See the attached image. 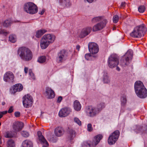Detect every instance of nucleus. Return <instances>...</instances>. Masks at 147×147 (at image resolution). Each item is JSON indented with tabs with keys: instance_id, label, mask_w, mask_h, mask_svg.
<instances>
[{
	"instance_id": "nucleus-37",
	"label": "nucleus",
	"mask_w": 147,
	"mask_h": 147,
	"mask_svg": "<svg viewBox=\"0 0 147 147\" xmlns=\"http://www.w3.org/2000/svg\"><path fill=\"white\" fill-rule=\"evenodd\" d=\"M145 9V7L144 6H139L138 8L139 11L141 13L144 12Z\"/></svg>"
},
{
	"instance_id": "nucleus-41",
	"label": "nucleus",
	"mask_w": 147,
	"mask_h": 147,
	"mask_svg": "<svg viewBox=\"0 0 147 147\" xmlns=\"http://www.w3.org/2000/svg\"><path fill=\"white\" fill-rule=\"evenodd\" d=\"M74 120V121L77 123L79 125H81V121L79 120V119L78 118L75 117Z\"/></svg>"
},
{
	"instance_id": "nucleus-9",
	"label": "nucleus",
	"mask_w": 147,
	"mask_h": 147,
	"mask_svg": "<svg viewBox=\"0 0 147 147\" xmlns=\"http://www.w3.org/2000/svg\"><path fill=\"white\" fill-rule=\"evenodd\" d=\"M23 103L24 107L26 108L31 107L33 102L32 97L29 94L25 95L23 98Z\"/></svg>"
},
{
	"instance_id": "nucleus-46",
	"label": "nucleus",
	"mask_w": 147,
	"mask_h": 147,
	"mask_svg": "<svg viewBox=\"0 0 147 147\" xmlns=\"http://www.w3.org/2000/svg\"><path fill=\"white\" fill-rule=\"evenodd\" d=\"M91 54H86L85 55V57L86 59L87 60L90 59V58Z\"/></svg>"
},
{
	"instance_id": "nucleus-60",
	"label": "nucleus",
	"mask_w": 147,
	"mask_h": 147,
	"mask_svg": "<svg viewBox=\"0 0 147 147\" xmlns=\"http://www.w3.org/2000/svg\"><path fill=\"white\" fill-rule=\"evenodd\" d=\"M1 123L0 122V126H1Z\"/></svg>"
},
{
	"instance_id": "nucleus-49",
	"label": "nucleus",
	"mask_w": 147,
	"mask_h": 147,
	"mask_svg": "<svg viewBox=\"0 0 147 147\" xmlns=\"http://www.w3.org/2000/svg\"><path fill=\"white\" fill-rule=\"evenodd\" d=\"M20 115V113L19 112H16L15 113V115L16 117H19Z\"/></svg>"
},
{
	"instance_id": "nucleus-50",
	"label": "nucleus",
	"mask_w": 147,
	"mask_h": 147,
	"mask_svg": "<svg viewBox=\"0 0 147 147\" xmlns=\"http://www.w3.org/2000/svg\"><path fill=\"white\" fill-rule=\"evenodd\" d=\"M126 3L125 2H122L121 5V7H125Z\"/></svg>"
},
{
	"instance_id": "nucleus-28",
	"label": "nucleus",
	"mask_w": 147,
	"mask_h": 147,
	"mask_svg": "<svg viewBox=\"0 0 147 147\" xmlns=\"http://www.w3.org/2000/svg\"><path fill=\"white\" fill-rule=\"evenodd\" d=\"M32 143L29 140H26L23 142L22 147H32Z\"/></svg>"
},
{
	"instance_id": "nucleus-22",
	"label": "nucleus",
	"mask_w": 147,
	"mask_h": 147,
	"mask_svg": "<svg viewBox=\"0 0 147 147\" xmlns=\"http://www.w3.org/2000/svg\"><path fill=\"white\" fill-rule=\"evenodd\" d=\"M55 135L57 136L60 137L64 133L63 129L61 127H56L54 130Z\"/></svg>"
},
{
	"instance_id": "nucleus-36",
	"label": "nucleus",
	"mask_w": 147,
	"mask_h": 147,
	"mask_svg": "<svg viewBox=\"0 0 147 147\" xmlns=\"http://www.w3.org/2000/svg\"><path fill=\"white\" fill-rule=\"evenodd\" d=\"M97 109L99 111L103 108L105 107V104L104 103H101L98 104L97 106Z\"/></svg>"
},
{
	"instance_id": "nucleus-33",
	"label": "nucleus",
	"mask_w": 147,
	"mask_h": 147,
	"mask_svg": "<svg viewBox=\"0 0 147 147\" xmlns=\"http://www.w3.org/2000/svg\"><path fill=\"white\" fill-rule=\"evenodd\" d=\"M9 41L13 43L15 42L16 41V36L15 35H11L9 36Z\"/></svg>"
},
{
	"instance_id": "nucleus-6",
	"label": "nucleus",
	"mask_w": 147,
	"mask_h": 147,
	"mask_svg": "<svg viewBox=\"0 0 147 147\" xmlns=\"http://www.w3.org/2000/svg\"><path fill=\"white\" fill-rule=\"evenodd\" d=\"M119 63V58L117 55L113 54L109 57L108 61V64L109 67L113 68L115 67Z\"/></svg>"
},
{
	"instance_id": "nucleus-51",
	"label": "nucleus",
	"mask_w": 147,
	"mask_h": 147,
	"mask_svg": "<svg viewBox=\"0 0 147 147\" xmlns=\"http://www.w3.org/2000/svg\"><path fill=\"white\" fill-rule=\"evenodd\" d=\"M28 70V69L26 67H25L24 71V72L26 74H27V73Z\"/></svg>"
},
{
	"instance_id": "nucleus-21",
	"label": "nucleus",
	"mask_w": 147,
	"mask_h": 147,
	"mask_svg": "<svg viewBox=\"0 0 147 147\" xmlns=\"http://www.w3.org/2000/svg\"><path fill=\"white\" fill-rule=\"evenodd\" d=\"M103 136L102 135L99 134L95 136L92 142V145L93 146H95L100 142V140L102 138Z\"/></svg>"
},
{
	"instance_id": "nucleus-57",
	"label": "nucleus",
	"mask_w": 147,
	"mask_h": 147,
	"mask_svg": "<svg viewBox=\"0 0 147 147\" xmlns=\"http://www.w3.org/2000/svg\"><path fill=\"white\" fill-rule=\"evenodd\" d=\"M116 69L118 71H120V69L119 67H117V68H116Z\"/></svg>"
},
{
	"instance_id": "nucleus-31",
	"label": "nucleus",
	"mask_w": 147,
	"mask_h": 147,
	"mask_svg": "<svg viewBox=\"0 0 147 147\" xmlns=\"http://www.w3.org/2000/svg\"><path fill=\"white\" fill-rule=\"evenodd\" d=\"M7 147H15L14 141L11 139L9 140L7 142Z\"/></svg>"
},
{
	"instance_id": "nucleus-14",
	"label": "nucleus",
	"mask_w": 147,
	"mask_h": 147,
	"mask_svg": "<svg viewBox=\"0 0 147 147\" xmlns=\"http://www.w3.org/2000/svg\"><path fill=\"white\" fill-rule=\"evenodd\" d=\"M88 115L90 117H93L98 113L99 111L97 108L92 107H89L87 110Z\"/></svg>"
},
{
	"instance_id": "nucleus-39",
	"label": "nucleus",
	"mask_w": 147,
	"mask_h": 147,
	"mask_svg": "<svg viewBox=\"0 0 147 147\" xmlns=\"http://www.w3.org/2000/svg\"><path fill=\"white\" fill-rule=\"evenodd\" d=\"M21 134L24 137H28L29 135V133L27 131H22V132Z\"/></svg>"
},
{
	"instance_id": "nucleus-61",
	"label": "nucleus",
	"mask_w": 147,
	"mask_h": 147,
	"mask_svg": "<svg viewBox=\"0 0 147 147\" xmlns=\"http://www.w3.org/2000/svg\"><path fill=\"white\" fill-rule=\"evenodd\" d=\"M0 147H2V146H0Z\"/></svg>"
},
{
	"instance_id": "nucleus-47",
	"label": "nucleus",
	"mask_w": 147,
	"mask_h": 147,
	"mask_svg": "<svg viewBox=\"0 0 147 147\" xmlns=\"http://www.w3.org/2000/svg\"><path fill=\"white\" fill-rule=\"evenodd\" d=\"M62 100V97L61 96H59L58 97L57 100V102L60 103Z\"/></svg>"
},
{
	"instance_id": "nucleus-38",
	"label": "nucleus",
	"mask_w": 147,
	"mask_h": 147,
	"mask_svg": "<svg viewBox=\"0 0 147 147\" xmlns=\"http://www.w3.org/2000/svg\"><path fill=\"white\" fill-rule=\"evenodd\" d=\"M119 17L117 15H115L114 16L113 18V22L114 23H117L119 20Z\"/></svg>"
},
{
	"instance_id": "nucleus-40",
	"label": "nucleus",
	"mask_w": 147,
	"mask_h": 147,
	"mask_svg": "<svg viewBox=\"0 0 147 147\" xmlns=\"http://www.w3.org/2000/svg\"><path fill=\"white\" fill-rule=\"evenodd\" d=\"M121 105L122 106L124 105L126 102V99L125 97H122L121 98Z\"/></svg>"
},
{
	"instance_id": "nucleus-42",
	"label": "nucleus",
	"mask_w": 147,
	"mask_h": 147,
	"mask_svg": "<svg viewBox=\"0 0 147 147\" xmlns=\"http://www.w3.org/2000/svg\"><path fill=\"white\" fill-rule=\"evenodd\" d=\"M93 129L91 124L89 123L87 125V130L89 131H91Z\"/></svg>"
},
{
	"instance_id": "nucleus-53",
	"label": "nucleus",
	"mask_w": 147,
	"mask_h": 147,
	"mask_svg": "<svg viewBox=\"0 0 147 147\" xmlns=\"http://www.w3.org/2000/svg\"><path fill=\"white\" fill-rule=\"evenodd\" d=\"M31 76V77L32 78L33 80H34L35 79L34 74L33 73V74H32V76Z\"/></svg>"
},
{
	"instance_id": "nucleus-11",
	"label": "nucleus",
	"mask_w": 147,
	"mask_h": 147,
	"mask_svg": "<svg viewBox=\"0 0 147 147\" xmlns=\"http://www.w3.org/2000/svg\"><path fill=\"white\" fill-rule=\"evenodd\" d=\"M14 76L12 72L9 71L6 72L3 76V80L5 82H13L14 81Z\"/></svg>"
},
{
	"instance_id": "nucleus-8",
	"label": "nucleus",
	"mask_w": 147,
	"mask_h": 147,
	"mask_svg": "<svg viewBox=\"0 0 147 147\" xmlns=\"http://www.w3.org/2000/svg\"><path fill=\"white\" fill-rule=\"evenodd\" d=\"M69 55L65 50H62L58 53L57 61L58 63H61L65 61Z\"/></svg>"
},
{
	"instance_id": "nucleus-20",
	"label": "nucleus",
	"mask_w": 147,
	"mask_h": 147,
	"mask_svg": "<svg viewBox=\"0 0 147 147\" xmlns=\"http://www.w3.org/2000/svg\"><path fill=\"white\" fill-rule=\"evenodd\" d=\"M23 86L20 84H16L13 86V90L12 91V93H15L17 92H20L23 89Z\"/></svg>"
},
{
	"instance_id": "nucleus-1",
	"label": "nucleus",
	"mask_w": 147,
	"mask_h": 147,
	"mask_svg": "<svg viewBox=\"0 0 147 147\" xmlns=\"http://www.w3.org/2000/svg\"><path fill=\"white\" fill-rule=\"evenodd\" d=\"M134 88L135 92L139 97L144 98L147 96V90L141 81H138L135 82Z\"/></svg>"
},
{
	"instance_id": "nucleus-5",
	"label": "nucleus",
	"mask_w": 147,
	"mask_h": 147,
	"mask_svg": "<svg viewBox=\"0 0 147 147\" xmlns=\"http://www.w3.org/2000/svg\"><path fill=\"white\" fill-rule=\"evenodd\" d=\"M133 54L132 51L130 49L129 50L120 60V65L123 67H125L127 65L129 60L132 59Z\"/></svg>"
},
{
	"instance_id": "nucleus-4",
	"label": "nucleus",
	"mask_w": 147,
	"mask_h": 147,
	"mask_svg": "<svg viewBox=\"0 0 147 147\" xmlns=\"http://www.w3.org/2000/svg\"><path fill=\"white\" fill-rule=\"evenodd\" d=\"M24 9L26 12L31 14L36 13L38 11V7L36 5L31 2L27 3L24 4Z\"/></svg>"
},
{
	"instance_id": "nucleus-16",
	"label": "nucleus",
	"mask_w": 147,
	"mask_h": 147,
	"mask_svg": "<svg viewBox=\"0 0 147 147\" xmlns=\"http://www.w3.org/2000/svg\"><path fill=\"white\" fill-rule=\"evenodd\" d=\"M42 37L50 44L53 43L56 38L54 35L50 34H45Z\"/></svg>"
},
{
	"instance_id": "nucleus-54",
	"label": "nucleus",
	"mask_w": 147,
	"mask_h": 147,
	"mask_svg": "<svg viewBox=\"0 0 147 147\" xmlns=\"http://www.w3.org/2000/svg\"><path fill=\"white\" fill-rule=\"evenodd\" d=\"M76 49L78 50L79 51L80 49V46L79 45H77L76 47Z\"/></svg>"
},
{
	"instance_id": "nucleus-2",
	"label": "nucleus",
	"mask_w": 147,
	"mask_h": 147,
	"mask_svg": "<svg viewBox=\"0 0 147 147\" xmlns=\"http://www.w3.org/2000/svg\"><path fill=\"white\" fill-rule=\"evenodd\" d=\"M18 54L23 61H28L31 60L33 57L32 52L28 48L24 47L19 48L18 50Z\"/></svg>"
},
{
	"instance_id": "nucleus-26",
	"label": "nucleus",
	"mask_w": 147,
	"mask_h": 147,
	"mask_svg": "<svg viewBox=\"0 0 147 147\" xmlns=\"http://www.w3.org/2000/svg\"><path fill=\"white\" fill-rule=\"evenodd\" d=\"M74 109L77 111H79L80 110L81 105L78 100H76L74 102Z\"/></svg>"
},
{
	"instance_id": "nucleus-55",
	"label": "nucleus",
	"mask_w": 147,
	"mask_h": 147,
	"mask_svg": "<svg viewBox=\"0 0 147 147\" xmlns=\"http://www.w3.org/2000/svg\"><path fill=\"white\" fill-rule=\"evenodd\" d=\"M44 12V11L43 10L42 11L39 13L41 15H42Z\"/></svg>"
},
{
	"instance_id": "nucleus-35",
	"label": "nucleus",
	"mask_w": 147,
	"mask_h": 147,
	"mask_svg": "<svg viewBox=\"0 0 147 147\" xmlns=\"http://www.w3.org/2000/svg\"><path fill=\"white\" fill-rule=\"evenodd\" d=\"M103 81L105 83H108L110 82V79L107 75H105L104 76Z\"/></svg>"
},
{
	"instance_id": "nucleus-19",
	"label": "nucleus",
	"mask_w": 147,
	"mask_h": 147,
	"mask_svg": "<svg viewBox=\"0 0 147 147\" xmlns=\"http://www.w3.org/2000/svg\"><path fill=\"white\" fill-rule=\"evenodd\" d=\"M24 126V124L21 122H15L13 123V128L15 132L21 130Z\"/></svg>"
},
{
	"instance_id": "nucleus-29",
	"label": "nucleus",
	"mask_w": 147,
	"mask_h": 147,
	"mask_svg": "<svg viewBox=\"0 0 147 147\" xmlns=\"http://www.w3.org/2000/svg\"><path fill=\"white\" fill-rule=\"evenodd\" d=\"M47 32V31L44 29H42L39 30L36 32V36L38 38H40Z\"/></svg>"
},
{
	"instance_id": "nucleus-17",
	"label": "nucleus",
	"mask_w": 147,
	"mask_h": 147,
	"mask_svg": "<svg viewBox=\"0 0 147 147\" xmlns=\"http://www.w3.org/2000/svg\"><path fill=\"white\" fill-rule=\"evenodd\" d=\"M71 112V110L69 108H64L59 111V115L60 117H64L67 116Z\"/></svg>"
},
{
	"instance_id": "nucleus-45",
	"label": "nucleus",
	"mask_w": 147,
	"mask_h": 147,
	"mask_svg": "<svg viewBox=\"0 0 147 147\" xmlns=\"http://www.w3.org/2000/svg\"><path fill=\"white\" fill-rule=\"evenodd\" d=\"M7 113V111H4L2 112H0V119L1 118L3 115L4 114H6Z\"/></svg>"
},
{
	"instance_id": "nucleus-34",
	"label": "nucleus",
	"mask_w": 147,
	"mask_h": 147,
	"mask_svg": "<svg viewBox=\"0 0 147 147\" xmlns=\"http://www.w3.org/2000/svg\"><path fill=\"white\" fill-rule=\"evenodd\" d=\"M46 61V58L45 56L39 57L38 60V61L40 63H45Z\"/></svg>"
},
{
	"instance_id": "nucleus-15",
	"label": "nucleus",
	"mask_w": 147,
	"mask_h": 147,
	"mask_svg": "<svg viewBox=\"0 0 147 147\" xmlns=\"http://www.w3.org/2000/svg\"><path fill=\"white\" fill-rule=\"evenodd\" d=\"M45 94L47 98L49 99L53 98L55 95L54 91L49 87L46 88Z\"/></svg>"
},
{
	"instance_id": "nucleus-23",
	"label": "nucleus",
	"mask_w": 147,
	"mask_h": 147,
	"mask_svg": "<svg viewBox=\"0 0 147 147\" xmlns=\"http://www.w3.org/2000/svg\"><path fill=\"white\" fill-rule=\"evenodd\" d=\"M76 132L72 129H70L68 132V138L70 140H72L76 137Z\"/></svg>"
},
{
	"instance_id": "nucleus-12",
	"label": "nucleus",
	"mask_w": 147,
	"mask_h": 147,
	"mask_svg": "<svg viewBox=\"0 0 147 147\" xmlns=\"http://www.w3.org/2000/svg\"><path fill=\"white\" fill-rule=\"evenodd\" d=\"M90 53L92 54L97 53L98 51L99 48L97 45L94 42L90 43L88 45Z\"/></svg>"
},
{
	"instance_id": "nucleus-48",
	"label": "nucleus",
	"mask_w": 147,
	"mask_h": 147,
	"mask_svg": "<svg viewBox=\"0 0 147 147\" xmlns=\"http://www.w3.org/2000/svg\"><path fill=\"white\" fill-rule=\"evenodd\" d=\"M13 111V109L12 107H10L8 111V112L9 113H12Z\"/></svg>"
},
{
	"instance_id": "nucleus-30",
	"label": "nucleus",
	"mask_w": 147,
	"mask_h": 147,
	"mask_svg": "<svg viewBox=\"0 0 147 147\" xmlns=\"http://www.w3.org/2000/svg\"><path fill=\"white\" fill-rule=\"evenodd\" d=\"M105 19L103 17L98 16L93 18L92 20V21L93 23H95L99 22H101L103 20Z\"/></svg>"
},
{
	"instance_id": "nucleus-7",
	"label": "nucleus",
	"mask_w": 147,
	"mask_h": 147,
	"mask_svg": "<svg viewBox=\"0 0 147 147\" xmlns=\"http://www.w3.org/2000/svg\"><path fill=\"white\" fill-rule=\"evenodd\" d=\"M119 132L118 130L115 131L109 136L108 142L110 145L114 144L118 140L119 136Z\"/></svg>"
},
{
	"instance_id": "nucleus-18",
	"label": "nucleus",
	"mask_w": 147,
	"mask_h": 147,
	"mask_svg": "<svg viewBox=\"0 0 147 147\" xmlns=\"http://www.w3.org/2000/svg\"><path fill=\"white\" fill-rule=\"evenodd\" d=\"M91 28L87 27L82 30L79 36L80 38H83L88 35L91 32Z\"/></svg>"
},
{
	"instance_id": "nucleus-24",
	"label": "nucleus",
	"mask_w": 147,
	"mask_h": 147,
	"mask_svg": "<svg viewBox=\"0 0 147 147\" xmlns=\"http://www.w3.org/2000/svg\"><path fill=\"white\" fill-rule=\"evenodd\" d=\"M50 44L47 41L42 37L40 42V46L42 49H45Z\"/></svg>"
},
{
	"instance_id": "nucleus-59",
	"label": "nucleus",
	"mask_w": 147,
	"mask_h": 147,
	"mask_svg": "<svg viewBox=\"0 0 147 147\" xmlns=\"http://www.w3.org/2000/svg\"><path fill=\"white\" fill-rule=\"evenodd\" d=\"M115 28H113V30H115Z\"/></svg>"
},
{
	"instance_id": "nucleus-13",
	"label": "nucleus",
	"mask_w": 147,
	"mask_h": 147,
	"mask_svg": "<svg viewBox=\"0 0 147 147\" xmlns=\"http://www.w3.org/2000/svg\"><path fill=\"white\" fill-rule=\"evenodd\" d=\"M37 134L39 141L43 145L42 147H48L49 146V144L42 135L41 132L40 131H38Z\"/></svg>"
},
{
	"instance_id": "nucleus-58",
	"label": "nucleus",
	"mask_w": 147,
	"mask_h": 147,
	"mask_svg": "<svg viewBox=\"0 0 147 147\" xmlns=\"http://www.w3.org/2000/svg\"><path fill=\"white\" fill-rule=\"evenodd\" d=\"M5 104V102H2V105H4Z\"/></svg>"
},
{
	"instance_id": "nucleus-32",
	"label": "nucleus",
	"mask_w": 147,
	"mask_h": 147,
	"mask_svg": "<svg viewBox=\"0 0 147 147\" xmlns=\"http://www.w3.org/2000/svg\"><path fill=\"white\" fill-rule=\"evenodd\" d=\"M11 24V21L10 20H6L2 23L3 26L5 27H7L10 26Z\"/></svg>"
},
{
	"instance_id": "nucleus-3",
	"label": "nucleus",
	"mask_w": 147,
	"mask_h": 147,
	"mask_svg": "<svg viewBox=\"0 0 147 147\" xmlns=\"http://www.w3.org/2000/svg\"><path fill=\"white\" fill-rule=\"evenodd\" d=\"M146 31V28L144 24L136 27L130 33V36L134 38H140L143 36Z\"/></svg>"
},
{
	"instance_id": "nucleus-52",
	"label": "nucleus",
	"mask_w": 147,
	"mask_h": 147,
	"mask_svg": "<svg viewBox=\"0 0 147 147\" xmlns=\"http://www.w3.org/2000/svg\"><path fill=\"white\" fill-rule=\"evenodd\" d=\"M33 74V73H32V71L30 69L29 70V74L30 75V76H32V74Z\"/></svg>"
},
{
	"instance_id": "nucleus-44",
	"label": "nucleus",
	"mask_w": 147,
	"mask_h": 147,
	"mask_svg": "<svg viewBox=\"0 0 147 147\" xmlns=\"http://www.w3.org/2000/svg\"><path fill=\"white\" fill-rule=\"evenodd\" d=\"M7 34V32L4 29H0V34L6 35Z\"/></svg>"
},
{
	"instance_id": "nucleus-10",
	"label": "nucleus",
	"mask_w": 147,
	"mask_h": 147,
	"mask_svg": "<svg viewBox=\"0 0 147 147\" xmlns=\"http://www.w3.org/2000/svg\"><path fill=\"white\" fill-rule=\"evenodd\" d=\"M107 22V19L103 20L95 25L93 28V30L96 31L102 29L106 26Z\"/></svg>"
},
{
	"instance_id": "nucleus-43",
	"label": "nucleus",
	"mask_w": 147,
	"mask_h": 147,
	"mask_svg": "<svg viewBox=\"0 0 147 147\" xmlns=\"http://www.w3.org/2000/svg\"><path fill=\"white\" fill-rule=\"evenodd\" d=\"M82 147H91V146L90 144L84 142L82 144Z\"/></svg>"
},
{
	"instance_id": "nucleus-25",
	"label": "nucleus",
	"mask_w": 147,
	"mask_h": 147,
	"mask_svg": "<svg viewBox=\"0 0 147 147\" xmlns=\"http://www.w3.org/2000/svg\"><path fill=\"white\" fill-rule=\"evenodd\" d=\"M16 134L14 131H7L4 134V136L6 138H11L15 136Z\"/></svg>"
},
{
	"instance_id": "nucleus-56",
	"label": "nucleus",
	"mask_w": 147,
	"mask_h": 147,
	"mask_svg": "<svg viewBox=\"0 0 147 147\" xmlns=\"http://www.w3.org/2000/svg\"><path fill=\"white\" fill-rule=\"evenodd\" d=\"M2 137H0V145H1L2 144V142L1 140Z\"/></svg>"
},
{
	"instance_id": "nucleus-27",
	"label": "nucleus",
	"mask_w": 147,
	"mask_h": 147,
	"mask_svg": "<svg viewBox=\"0 0 147 147\" xmlns=\"http://www.w3.org/2000/svg\"><path fill=\"white\" fill-rule=\"evenodd\" d=\"M60 4L64 7H68L71 5L69 0H58Z\"/></svg>"
}]
</instances>
